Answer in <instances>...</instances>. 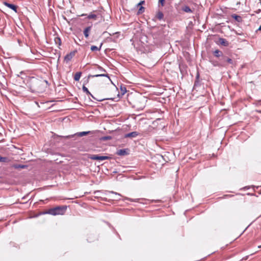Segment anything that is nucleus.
Wrapping results in <instances>:
<instances>
[{"label":"nucleus","instance_id":"nucleus-5","mask_svg":"<svg viewBox=\"0 0 261 261\" xmlns=\"http://www.w3.org/2000/svg\"><path fill=\"white\" fill-rule=\"evenodd\" d=\"M76 53V50H74L73 51L70 52L69 54L65 56L64 60L66 62L70 61L72 59V58L75 56Z\"/></svg>","mask_w":261,"mask_h":261},{"label":"nucleus","instance_id":"nucleus-26","mask_svg":"<svg viewBox=\"0 0 261 261\" xmlns=\"http://www.w3.org/2000/svg\"><path fill=\"white\" fill-rule=\"evenodd\" d=\"M145 3V2L144 1H142L141 2H140L138 4H137V6L139 7V6H142L141 5H143L144 3Z\"/></svg>","mask_w":261,"mask_h":261},{"label":"nucleus","instance_id":"nucleus-8","mask_svg":"<svg viewBox=\"0 0 261 261\" xmlns=\"http://www.w3.org/2000/svg\"><path fill=\"white\" fill-rule=\"evenodd\" d=\"M89 79L84 82V84L82 87V90L83 92H85L88 95H91V93L90 92L88 88L85 86V85L89 82Z\"/></svg>","mask_w":261,"mask_h":261},{"label":"nucleus","instance_id":"nucleus-31","mask_svg":"<svg viewBox=\"0 0 261 261\" xmlns=\"http://www.w3.org/2000/svg\"><path fill=\"white\" fill-rule=\"evenodd\" d=\"M90 95V96H91V97H92L93 98L95 99V98L94 97V96H93L92 94H91V95Z\"/></svg>","mask_w":261,"mask_h":261},{"label":"nucleus","instance_id":"nucleus-2","mask_svg":"<svg viewBox=\"0 0 261 261\" xmlns=\"http://www.w3.org/2000/svg\"><path fill=\"white\" fill-rule=\"evenodd\" d=\"M89 159L92 160H106L110 159V157L108 156L99 155L97 154H91L88 156Z\"/></svg>","mask_w":261,"mask_h":261},{"label":"nucleus","instance_id":"nucleus-11","mask_svg":"<svg viewBox=\"0 0 261 261\" xmlns=\"http://www.w3.org/2000/svg\"><path fill=\"white\" fill-rule=\"evenodd\" d=\"M100 76H105L107 77L109 80L110 77L109 76L108 74H105V73H101V74H97L95 75H89L88 76V79H89L90 77H100Z\"/></svg>","mask_w":261,"mask_h":261},{"label":"nucleus","instance_id":"nucleus-13","mask_svg":"<svg viewBox=\"0 0 261 261\" xmlns=\"http://www.w3.org/2000/svg\"><path fill=\"white\" fill-rule=\"evenodd\" d=\"M231 17L234 18L237 21L240 22L242 21V17L237 14H233L231 15Z\"/></svg>","mask_w":261,"mask_h":261},{"label":"nucleus","instance_id":"nucleus-9","mask_svg":"<svg viewBox=\"0 0 261 261\" xmlns=\"http://www.w3.org/2000/svg\"><path fill=\"white\" fill-rule=\"evenodd\" d=\"M138 135L137 132H133L125 135V138H135Z\"/></svg>","mask_w":261,"mask_h":261},{"label":"nucleus","instance_id":"nucleus-17","mask_svg":"<svg viewBox=\"0 0 261 261\" xmlns=\"http://www.w3.org/2000/svg\"><path fill=\"white\" fill-rule=\"evenodd\" d=\"M81 75H82V72H76L75 74V75H74V80L75 81H79L80 80V79Z\"/></svg>","mask_w":261,"mask_h":261},{"label":"nucleus","instance_id":"nucleus-32","mask_svg":"<svg viewBox=\"0 0 261 261\" xmlns=\"http://www.w3.org/2000/svg\"><path fill=\"white\" fill-rule=\"evenodd\" d=\"M258 30L261 31V25L259 26V28L258 29Z\"/></svg>","mask_w":261,"mask_h":261},{"label":"nucleus","instance_id":"nucleus-33","mask_svg":"<svg viewBox=\"0 0 261 261\" xmlns=\"http://www.w3.org/2000/svg\"><path fill=\"white\" fill-rule=\"evenodd\" d=\"M199 77V74H197V77L198 78Z\"/></svg>","mask_w":261,"mask_h":261},{"label":"nucleus","instance_id":"nucleus-22","mask_svg":"<svg viewBox=\"0 0 261 261\" xmlns=\"http://www.w3.org/2000/svg\"><path fill=\"white\" fill-rule=\"evenodd\" d=\"M87 18L89 19H95L96 18V15L95 14L91 13L89 15H88V16H87Z\"/></svg>","mask_w":261,"mask_h":261},{"label":"nucleus","instance_id":"nucleus-23","mask_svg":"<svg viewBox=\"0 0 261 261\" xmlns=\"http://www.w3.org/2000/svg\"><path fill=\"white\" fill-rule=\"evenodd\" d=\"M8 160V158L6 157H3L0 155V162H6Z\"/></svg>","mask_w":261,"mask_h":261},{"label":"nucleus","instance_id":"nucleus-21","mask_svg":"<svg viewBox=\"0 0 261 261\" xmlns=\"http://www.w3.org/2000/svg\"><path fill=\"white\" fill-rule=\"evenodd\" d=\"M126 199L131 202H141L140 200H141V199H139V198L138 199H132V198H126Z\"/></svg>","mask_w":261,"mask_h":261},{"label":"nucleus","instance_id":"nucleus-27","mask_svg":"<svg viewBox=\"0 0 261 261\" xmlns=\"http://www.w3.org/2000/svg\"><path fill=\"white\" fill-rule=\"evenodd\" d=\"M110 193L113 194H115L116 196H121V195L118 193H116V192H115L113 191H111Z\"/></svg>","mask_w":261,"mask_h":261},{"label":"nucleus","instance_id":"nucleus-24","mask_svg":"<svg viewBox=\"0 0 261 261\" xmlns=\"http://www.w3.org/2000/svg\"><path fill=\"white\" fill-rule=\"evenodd\" d=\"M144 11V8L142 6H141L138 10V13L141 14Z\"/></svg>","mask_w":261,"mask_h":261},{"label":"nucleus","instance_id":"nucleus-1","mask_svg":"<svg viewBox=\"0 0 261 261\" xmlns=\"http://www.w3.org/2000/svg\"><path fill=\"white\" fill-rule=\"evenodd\" d=\"M67 207L66 205L57 206L49 209L47 213L53 216L59 215H62L65 213Z\"/></svg>","mask_w":261,"mask_h":261},{"label":"nucleus","instance_id":"nucleus-15","mask_svg":"<svg viewBox=\"0 0 261 261\" xmlns=\"http://www.w3.org/2000/svg\"><path fill=\"white\" fill-rule=\"evenodd\" d=\"M13 167L15 169H24L27 167V165H20V164H14Z\"/></svg>","mask_w":261,"mask_h":261},{"label":"nucleus","instance_id":"nucleus-25","mask_svg":"<svg viewBox=\"0 0 261 261\" xmlns=\"http://www.w3.org/2000/svg\"><path fill=\"white\" fill-rule=\"evenodd\" d=\"M97 68L99 69V70L100 71V72H106V71L105 69H103L102 67L99 66H97Z\"/></svg>","mask_w":261,"mask_h":261},{"label":"nucleus","instance_id":"nucleus-12","mask_svg":"<svg viewBox=\"0 0 261 261\" xmlns=\"http://www.w3.org/2000/svg\"><path fill=\"white\" fill-rule=\"evenodd\" d=\"M219 42L221 45L224 46H227L229 45L228 42L224 38H220Z\"/></svg>","mask_w":261,"mask_h":261},{"label":"nucleus","instance_id":"nucleus-28","mask_svg":"<svg viewBox=\"0 0 261 261\" xmlns=\"http://www.w3.org/2000/svg\"><path fill=\"white\" fill-rule=\"evenodd\" d=\"M57 41H58L59 42V45H60L61 43L60 38H56L55 39V41L56 42V43L57 42Z\"/></svg>","mask_w":261,"mask_h":261},{"label":"nucleus","instance_id":"nucleus-10","mask_svg":"<svg viewBox=\"0 0 261 261\" xmlns=\"http://www.w3.org/2000/svg\"><path fill=\"white\" fill-rule=\"evenodd\" d=\"M91 29V27H88L85 29V30L84 31V34L86 38H88Z\"/></svg>","mask_w":261,"mask_h":261},{"label":"nucleus","instance_id":"nucleus-19","mask_svg":"<svg viewBox=\"0 0 261 261\" xmlns=\"http://www.w3.org/2000/svg\"><path fill=\"white\" fill-rule=\"evenodd\" d=\"M164 17V14L162 12H158L157 13V18L159 20H162Z\"/></svg>","mask_w":261,"mask_h":261},{"label":"nucleus","instance_id":"nucleus-3","mask_svg":"<svg viewBox=\"0 0 261 261\" xmlns=\"http://www.w3.org/2000/svg\"><path fill=\"white\" fill-rule=\"evenodd\" d=\"M221 60H222V62L221 63L217 64L219 66H223V67L225 66L226 64L224 63L225 61L228 62L229 64H233L232 60L230 58H229L227 57L223 56V57H222V58H221Z\"/></svg>","mask_w":261,"mask_h":261},{"label":"nucleus","instance_id":"nucleus-6","mask_svg":"<svg viewBox=\"0 0 261 261\" xmlns=\"http://www.w3.org/2000/svg\"><path fill=\"white\" fill-rule=\"evenodd\" d=\"M4 5L7 7L9 8L10 9L13 10L15 12L17 13V6L12 4L8 3V2H5L3 3Z\"/></svg>","mask_w":261,"mask_h":261},{"label":"nucleus","instance_id":"nucleus-7","mask_svg":"<svg viewBox=\"0 0 261 261\" xmlns=\"http://www.w3.org/2000/svg\"><path fill=\"white\" fill-rule=\"evenodd\" d=\"M127 149H122L117 150L116 154L118 155L124 156L128 154Z\"/></svg>","mask_w":261,"mask_h":261},{"label":"nucleus","instance_id":"nucleus-18","mask_svg":"<svg viewBox=\"0 0 261 261\" xmlns=\"http://www.w3.org/2000/svg\"><path fill=\"white\" fill-rule=\"evenodd\" d=\"M101 46H102V44H100L99 47H97L96 46H95V45H92L91 46V50L92 51H98V50H100V49H101Z\"/></svg>","mask_w":261,"mask_h":261},{"label":"nucleus","instance_id":"nucleus-4","mask_svg":"<svg viewBox=\"0 0 261 261\" xmlns=\"http://www.w3.org/2000/svg\"><path fill=\"white\" fill-rule=\"evenodd\" d=\"M90 133H91V132H90V131L82 132L77 133L73 135L66 136V137L67 138H70L71 137H73L74 136H77L78 137H83L84 136H86V135H87L88 134H89Z\"/></svg>","mask_w":261,"mask_h":261},{"label":"nucleus","instance_id":"nucleus-14","mask_svg":"<svg viewBox=\"0 0 261 261\" xmlns=\"http://www.w3.org/2000/svg\"><path fill=\"white\" fill-rule=\"evenodd\" d=\"M181 10L187 13H192V10L188 6H184L182 7Z\"/></svg>","mask_w":261,"mask_h":261},{"label":"nucleus","instance_id":"nucleus-20","mask_svg":"<svg viewBox=\"0 0 261 261\" xmlns=\"http://www.w3.org/2000/svg\"><path fill=\"white\" fill-rule=\"evenodd\" d=\"M112 139V137L110 136H106L101 137V140L102 141L110 140Z\"/></svg>","mask_w":261,"mask_h":261},{"label":"nucleus","instance_id":"nucleus-30","mask_svg":"<svg viewBox=\"0 0 261 261\" xmlns=\"http://www.w3.org/2000/svg\"><path fill=\"white\" fill-rule=\"evenodd\" d=\"M120 196H116V197H113L114 199H115V200H119L120 199V198H119Z\"/></svg>","mask_w":261,"mask_h":261},{"label":"nucleus","instance_id":"nucleus-29","mask_svg":"<svg viewBox=\"0 0 261 261\" xmlns=\"http://www.w3.org/2000/svg\"><path fill=\"white\" fill-rule=\"evenodd\" d=\"M165 0H159V3L161 4L162 6H164Z\"/></svg>","mask_w":261,"mask_h":261},{"label":"nucleus","instance_id":"nucleus-16","mask_svg":"<svg viewBox=\"0 0 261 261\" xmlns=\"http://www.w3.org/2000/svg\"><path fill=\"white\" fill-rule=\"evenodd\" d=\"M214 55L216 57H223L222 56V51L218 49H216V50L214 51Z\"/></svg>","mask_w":261,"mask_h":261}]
</instances>
